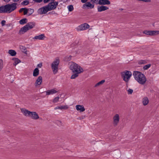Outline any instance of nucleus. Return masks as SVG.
<instances>
[{
	"mask_svg": "<svg viewBox=\"0 0 159 159\" xmlns=\"http://www.w3.org/2000/svg\"><path fill=\"white\" fill-rule=\"evenodd\" d=\"M52 1H54V0H52Z\"/></svg>",
	"mask_w": 159,
	"mask_h": 159,
	"instance_id": "51",
	"label": "nucleus"
},
{
	"mask_svg": "<svg viewBox=\"0 0 159 159\" xmlns=\"http://www.w3.org/2000/svg\"><path fill=\"white\" fill-rule=\"evenodd\" d=\"M91 3L94 4H98L99 0H89Z\"/></svg>",
	"mask_w": 159,
	"mask_h": 159,
	"instance_id": "31",
	"label": "nucleus"
},
{
	"mask_svg": "<svg viewBox=\"0 0 159 159\" xmlns=\"http://www.w3.org/2000/svg\"><path fill=\"white\" fill-rule=\"evenodd\" d=\"M89 25L87 23H85L82 24L78 26L76 29L78 31L84 30L89 28Z\"/></svg>",
	"mask_w": 159,
	"mask_h": 159,
	"instance_id": "7",
	"label": "nucleus"
},
{
	"mask_svg": "<svg viewBox=\"0 0 159 159\" xmlns=\"http://www.w3.org/2000/svg\"><path fill=\"white\" fill-rule=\"evenodd\" d=\"M69 107H68L67 106H61L60 107H57L55 108L54 109L55 110H57V109H60V110H66Z\"/></svg>",
	"mask_w": 159,
	"mask_h": 159,
	"instance_id": "22",
	"label": "nucleus"
},
{
	"mask_svg": "<svg viewBox=\"0 0 159 159\" xmlns=\"http://www.w3.org/2000/svg\"><path fill=\"white\" fill-rule=\"evenodd\" d=\"M27 19L26 18L22 19L20 20L19 23L21 25H23L27 23Z\"/></svg>",
	"mask_w": 159,
	"mask_h": 159,
	"instance_id": "28",
	"label": "nucleus"
},
{
	"mask_svg": "<svg viewBox=\"0 0 159 159\" xmlns=\"http://www.w3.org/2000/svg\"><path fill=\"white\" fill-rule=\"evenodd\" d=\"M59 122H60V123H61V122L60 121H59Z\"/></svg>",
	"mask_w": 159,
	"mask_h": 159,
	"instance_id": "50",
	"label": "nucleus"
},
{
	"mask_svg": "<svg viewBox=\"0 0 159 159\" xmlns=\"http://www.w3.org/2000/svg\"><path fill=\"white\" fill-rule=\"evenodd\" d=\"M70 69L72 70L74 73L75 72H79V73H81L83 71L82 68L75 63L71 62L70 63Z\"/></svg>",
	"mask_w": 159,
	"mask_h": 159,
	"instance_id": "4",
	"label": "nucleus"
},
{
	"mask_svg": "<svg viewBox=\"0 0 159 159\" xmlns=\"http://www.w3.org/2000/svg\"><path fill=\"white\" fill-rule=\"evenodd\" d=\"M8 53L11 56H15L16 54V52L13 50H10L8 51Z\"/></svg>",
	"mask_w": 159,
	"mask_h": 159,
	"instance_id": "26",
	"label": "nucleus"
},
{
	"mask_svg": "<svg viewBox=\"0 0 159 159\" xmlns=\"http://www.w3.org/2000/svg\"><path fill=\"white\" fill-rule=\"evenodd\" d=\"M24 53H25V54H27V51H25V52H24Z\"/></svg>",
	"mask_w": 159,
	"mask_h": 159,
	"instance_id": "49",
	"label": "nucleus"
},
{
	"mask_svg": "<svg viewBox=\"0 0 159 159\" xmlns=\"http://www.w3.org/2000/svg\"><path fill=\"white\" fill-rule=\"evenodd\" d=\"M6 21L4 20H3L1 22L2 25L3 26L5 25Z\"/></svg>",
	"mask_w": 159,
	"mask_h": 159,
	"instance_id": "38",
	"label": "nucleus"
},
{
	"mask_svg": "<svg viewBox=\"0 0 159 159\" xmlns=\"http://www.w3.org/2000/svg\"><path fill=\"white\" fill-rule=\"evenodd\" d=\"M5 2H9L10 0H4Z\"/></svg>",
	"mask_w": 159,
	"mask_h": 159,
	"instance_id": "46",
	"label": "nucleus"
},
{
	"mask_svg": "<svg viewBox=\"0 0 159 159\" xmlns=\"http://www.w3.org/2000/svg\"><path fill=\"white\" fill-rule=\"evenodd\" d=\"M143 33L147 35H149V31L145 30L143 31Z\"/></svg>",
	"mask_w": 159,
	"mask_h": 159,
	"instance_id": "39",
	"label": "nucleus"
},
{
	"mask_svg": "<svg viewBox=\"0 0 159 159\" xmlns=\"http://www.w3.org/2000/svg\"><path fill=\"white\" fill-rule=\"evenodd\" d=\"M45 38L44 34H41L39 35L36 36L33 38V39L39 40H43Z\"/></svg>",
	"mask_w": 159,
	"mask_h": 159,
	"instance_id": "16",
	"label": "nucleus"
},
{
	"mask_svg": "<svg viewBox=\"0 0 159 159\" xmlns=\"http://www.w3.org/2000/svg\"><path fill=\"white\" fill-rule=\"evenodd\" d=\"M149 68V64H147L146 65H145L143 67V69L144 70H146L148 69Z\"/></svg>",
	"mask_w": 159,
	"mask_h": 159,
	"instance_id": "35",
	"label": "nucleus"
},
{
	"mask_svg": "<svg viewBox=\"0 0 159 159\" xmlns=\"http://www.w3.org/2000/svg\"><path fill=\"white\" fill-rule=\"evenodd\" d=\"M90 2H86L85 4H84L83 6V8H85L86 7H88L91 9H92L94 7V4L93 3H91Z\"/></svg>",
	"mask_w": 159,
	"mask_h": 159,
	"instance_id": "11",
	"label": "nucleus"
},
{
	"mask_svg": "<svg viewBox=\"0 0 159 159\" xmlns=\"http://www.w3.org/2000/svg\"><path fill=\"white\" fill-rule=\"evenodd\" d=\"M88 0H81V2L83 3H85L87 2Z\"/></svg>",
	"mask_w": 159,
	"mask_h": 159,
	"instance_id": "40",
	"label": "nucleus"
},
{
	"mask_svg": "<svg viewBox=\"0 0 159 159\" xmlns=\"http://www.w3.org/2000/svg\"><path fill=\"white\" fill-rule=\"evenodd\" d=\"M57 91L55 89H51V90H48L46 91V95L53 94L57 93Z\"/></svg>",
	"mask_w": 159,
	"mask_h": 159,
	"instance_id": "17",
	"label": "nucleus"
},
{
	"mask_svg": "<svg viewBox=\"0 0 159 159\" xmlns=\"http://www.w3.org/2000/svg\"><path fill=\"white\" fill-rule=\"evenodd\" d=\"M42 0H34V1L37 2H42Z\"/></svg>",
	"mask_w": 159,
	"mask_h": 159,
	"instance_id": "43",
	"label": "nucleus"
},
{
	"mask_svg": "<svg viewBox=\"0 0 159 159\" xmlns=\"http://www.w3.org/2000/svg\"><path fill=\"white\" fill-rule=\"evenodd\" d=\"M16 8V3L7 4L0 7V13H10L15 10Z\"/></svg>",
	"mask_w": 159,
	"mask_h": 159,
	"instance_id": "1",
	"label": "nucleus"
},
{
	"mask_svg": "<svg viewBox=\"0 0 159 159\" xmlns=\"http://www.w3.org/2000/svg\"><path fill=\"white\" fill-rule=\"evenodd\" d=\"M60 60L58 57H57L51 64V68L54 74L58 71Z\"/></svg>",
	"mask_w": 159,
	"mask_h": 159,
	"instance_id": "5",
	"label": "nucleus"
},
{
	"mask_svg": "<svg viewBox=\"0 0 159 159\" xmlns=\"http://www.w3.org/2000/svg\"><path fill=\"white\" fill-rule=\"evenodd\" d=\"M12 60L14 61L13 65L15 66L21 62L17 58H14Z\"/></svg>",
	"mask_w": 159,
	"mask_h": 159,
	"instance_id": "21",
	"label": "nucleus"
},
{
	"mask_svg": "<svg viewBox=\"0 0 159 159\" xmlns=\"http://www.w3.org/2000/svg\"><path fill=\"white\" fill-rule=\"evenodd\" d=\"M24 9H25V8H21L19 10L20 12H22L23 11H24Z\"/></svg>",
	"mask_w": 159,
	"mask_h": 159,
	"instance_id": "42",
	"label": "nucleus"
},
{
	"mask_svg": "<svg viewBox=\"0 0 159 159\" xmlns=\"http://www.w3.org/2000/svg\"><path fill=\"white\" fill-rule=\"evenodd\" d=\"M98 12H101L103 11H104L108 9V8L106 6H98Z\"/></svg>",
	"mask_w": 159,
	"mask_h": 159,
	"instance_id": "18",
	"label": "nucleus"
},
{
	"mask_svg": "<svg viewBox=\"0 0 159 159\" xmlns=\"http://www.w3.org/2000/svg\"><path fill=\"white\" fill-rule=\"evenodd\" d=\"M105 82V80H102L98 82L96 84H95V85L94 86V87H96L100 85H102V84H103Z\"/></svg>",
	"mask_w": 159,
	"mask_h": 159,
	"instance_id": "27",
	"label": "nucleus"
},
{
	"mask_svg": "<svg viewBox=\"0 0 159 159\" xmlns=\"http://www.w3.org/2000/svg\"><path fill=\"white\" fill-rule=\"evenodd\" d=\"M28 30H29L28 28L26 25H25L20 29L19 31V33L20 34H23Z\"/></svg>",
	"mask_w": 159,
	"mask_h": 159,
	"instance_id": "14",
	"label": "nucleus"
},
{
	"mask_svg": "<svg viewBox=\"0 0 159 159\" xmlns=\"http://www.w3.org/2000/svg\"><path fill=\"white\" fill-rule=\"evenodd\" d=\"M128 93L129 94H131L133 92V90L131 89H129L128 90Z\"/></svg>",
	"mask_w": 159,
	"mask_h": 159,
	"instance_id": "34",
	"label": "nucleus"
},
{
	"mask_svg": "<svg viewBox=\"0 0 159 159\" xmlns=\"http://www.w3.org/2000/svg\"><path fill=\"white\" fill-rule=\"evenodd\" d=\"M59 97H58L55 98L52 101L53 103H55L57 102L59 100Z\"/></svg>",
	"mask_w": 159,
	"mask_h": 159,
	"instance_id": "32",
	"label": "nucleus"
},
{
	"mask_svg": "<svg viewBox=\"0 0 159 159\" xmlns=\"http://www.w3.org/2000/svg\"><path fill=\"white\" fill-rule=\"evenodd\" d=\"M76 110L80 112H84L85 110L84 106L83 105H78L75 106Z\"/></svg>",
	"mask_w": 159,
	"mask_h": 159,
	"instance_id": "12",
	"label": "nucleus"
},
{
	"mask_svg": "<svg viewBox=\"0 0 159 159\" xmlns=\"http://www.w3.org/2000/svg\"><path fill=\"white\" fill-rule=\"evenodd\" d=\"M20 48L23 49L24 50H26V48L25 47L22 46L20 47Z\"/></svg>",
	"mask_w": 159,
	"mask_h": 159,
	"instance_id": "44",
	"label": "nucleus"
},
{
	"mask_svg": "<svg viewBox=\"0 0 159 159\" xmlns=\"http://www.w3.org/2000/svg\"><path fill=\"white\" fill-rule=\"evenodd\" d=\"M39 74V70L38 68H35L34 71L33 73V76L34 77L37 76Z\"/></svg>",
	"mask_w": 159,
	"mask_h": 159,
	"instance_id": "23",
	"label": "nucleus"
},
{
	"mask_svg": "<svg viewBox=\"0 0 159 159\" xmlns=\"http://www.w3.org/2000/svg\"><path fill=\"white\" fill-rule=\"evenodd\" d=\"M121 74L123 80L126 82L129 81L132 75L130 71L128 70L122 72L121 73Z\"/></svg>",
	"mask_w": 159,
	"mask_h": 159,
	"instance_id": "6",
	"label": "nucleus"
},
{
	"mask_svg": "<svg viewBox=\"0 0 159 159\" xmlns=\"http://www.w3.org/2000/svg\"><path fill=\"white\" fill-rule=\"evenodd\" d=\"M49 10L47 6L38 9V12L39 14L42 15L46 13Z\"/></svg>",
	"mask_w": 159,
	"mask_h": 159,
	"instance_id": "10",
	"label": "nucleus"
},
{
	"mask_svg": "<svg viewBox=\"0 0 159 159\" xmlns=\"http://www.w3.org/2000/svg\"><path fill=\"white\" fill-rule=\"evenodd\" d=\"M35 23L33 22H30L28 23L26 25L27 27L28 28V30H30L33 27H34L35 26Z\"/></svg>",
	"mask_w": 159,
	"mask_h": 159,
	"instance_id": "19",
	"label": "nucleus"
},
{
	"mask_svg": "<svg viewBox=\"0 0 159 159\" xmlns=\"http://www.w3.org/2000/svg\"><path fill=\"white\" fill-rule=\"evenodd\" d=\"M31 10V11H32V12H33L34 11V10L33 9H31L30 10Z\"/></svg>",
	"mask_w": 159,
	"mask_h": 159,
	"instance_id": "48",
	"label": "nucleus"
},
{
	"mask_svg": "<svg viewBox=\"0 0 159 159\" xmlns=\"http://www.w3.org/2000/svg\"><path fill=\"white\" fill-rule=\"evenodd\" d=\"M42 82V77L41 76H39L37 79L35 83V85L37 87L40 85Z\"/></svg>",
	"mask_w": 159,
	"mask_h": 159,
	"instance_id": "13",
	"label": "nucleus"
},
{
	"mask_svg": "<svg viewBox=\"0 0 159 159\" xmlns=\"http://www.w3.org/2000/svg\"><path fill=\"white\" fill-rule=\"evenodd\" d=\"M23 11H24V15L26 14L28 12L27 9L26 8H25V9H24Z\"/></svg>",
	"mask_w": 159,
	"mask_h": 159,
	"instance_id": "37",
	"label": "nucleus"
},
{
	"mask_svg": "<svg viewBox=\"0 0 159 159\" xmlns=\"http://www.w3.org/2000/svg\"><path fill=\"white\" fill-rule=\"evenodd\" d=\"M67 8L68 9L69 11H71L74 9V7L72 5H70L67 6Z\"/></svg>",
	"mask_w": 159,
	"mask_h": 159,
	"instance_id": "29",
	"label": "nucleus"
},
{
	"mask_svg": "<svg viewBox=\"0 0 159 159\" xmlns=\"http://www.w3.org/2000/svg\"><path fill=\"white\" fill-rule=\"evenodd\" d=\"M50 0H43V2L44 3H46L48 2Z\"/></svg>",
	"mask_w": 159,
	"mask_h": 159,
	"instance_id": "45",
	"label": "nucleus"
},
{
	"mask_svg": "<svg viewBox=\"0 0 159 159\" xmlns=\"http://www.w3.org/2000/svg\"><path fill=\"white\" fill-rule=\"evenodd\" d=\"M3 66V61L2 59H0V71L2 70Z\"/></svg>",
	"mask_w": 159,
	"mask_h": 159,
	"instance_id": "30",
	"label": "nucleus"
},
{
	"mask_svg": "<svg viewBox=\"0 0 159 159\" xmlns=\"http://www.w3.org/2000/svg\"><path fill=\"white\" fill-rule=\"evenodd\" d=\"M58 4V3L57 2H53L49 3L48 5L46 6L49 11L55 9L57 6Z\"/></svg>",
	"mask_w": 159,
	"mask_h": 159,
	"instance_id": "8",
	"label": "nucleus"
},
{
	"mask_svg": "<svg viewBox=\"0 0 159 159\" xmlns=\"http://www.w3.org/2000/svg\"><path fill=\"white\" fill-rule=\"evenodd\" d=\"M133 75L135 79L140 84H144L147 81L145 76L139 71H134Z\"/></svg>",
	"mask_w": 159,
	"mask_h": 159,
	"instance_id": "2",
	"label": "nucleus"
},
{
	"mask_svg": "<svg viewBox=\"0 0 159 159\" xmlns=\"http://www.w3.org/2000/svg\"><path fill=\"white\" fill-rule=\"evenodd\" d=\"M38 67L39 68H41L42 66V63L39 64L38 65Z\"/></svg>",
	"mask_w": 159,
	"mask_h": 159,
	"instance_id": "41",
	"label": "nucleus"
},
{
	"mask_svg": "<svg viewBox=\"0 0 159 159\" xmlns=\"http://www.w3.org/2000/svg\"><path fill=\"white\" fill-rule=\"evenodd\" d=\"M147 63V61L145 60H141L139 62V64H144Z\"/></svg>",
	"mask_w": 159,
	"mask_h": 159,
	"instance_id": "33",
	"label": "nucleus"
},
{
	"mask_svg": "<svg viewBox=\"0 0 159 159\" xmlns=\"http://www.w3.org/2000/svg\"><path fill=\"white\" fill-rule=\"evenodd\" d=\"M98 4L99 5H109L110 2L108 0H99Z\"/></svg>",
	"mask_w": 159,
	"mask_h": 159,
	"instance_id": "15",
	"label": "nucleus"
},
{
	"mask_svg": "<svg viewBox=\"0 0 159 159\" xmlns=\"http://www.w3.org/2000/svg\"><path fill=\"white\" fill-rule=\"evenodd\" d=\"M142 103L144 106L146 105L149 102V100L148 98L146 97H144L142 101Z\"/></svg>",
	"mask_w": 159,
	"mask_h": 159,
	"instance_id": "20",
	"label": "nucleus"
},
{
	"mask_svg": "<svg viewBox=\"0 0 159 159\" xmlns=\"http://www.w3.org/2000/svg\"><path fill=\"white\" fill-rule=\"evenodd\" d=\"M15 2H17L19 0H13Z\"/></svg>",
	"mask_w": 159,
	"mask_h": 159,
	"instance_id": "47",
	"label": "nucleus"
},
{
	"mask_svg": "<svg viewBox=\"0 0 159 159\" xmlns=\"http://www.w3.org/2000/svg\"><path fill=\"white\" fill-rule=\"evenodd\" d=\"M75 73L73 75H72L70 79H75L78 76V75L80 73H79V72H75Z\"/></svg>",
	"mask_w": 159,
	"mask_h": 159,
	"instance_id": "25",
	"label": "nucleus"
},
{
	"mask_svg": "<svg viewBox=\"0 0 159 159\" xmlns=\"http://www.w3.org/2000/svg\"><path fill=\"white\" fill-rule=\"evenodd\" d=\"M29 3V2L27 0L24 1L22 2V4L24 5H27Z\"/></svg>",
	"mask_w": 159,
	"mask_h": 159,
	"instance_id": "36",
	"label": "nucleus"
},
{
	"mask_svg": "<svg viewBox=\"0 0 159 159\" xmlns=\"http://www.w3.org/2000/svg\"><path fill=\"white\" fill-rule=\"evenodd\" d=\"M113 124L114 126H116L118 124L120 120L119 115L118 114H116L113 118Z\"/></svg>",
	"mask_w": 159,
	"mask_h": 159,
	"instance_id": "9",
	"label": "nucleus"
},
{
	"mask_svg": "<svg viewBox=\"0 0 159 159\" xmlns=\"http://www.w3.org/2000/svg\"><path fill=\"white\" fill-rule=\"evenodd\" d=\"M21 112L25 116L30 117L31 119L36 120L38 119L39 117L38 113L35 111H30L27 109L22 108Z\"/></svg>",
	"mask_w": 159,
	"mask_h": 159,
	"instance_id": "3",
	"label": "nucleus"
},
{
	"mask_svg": "<svg viewBox=\"0 0 159 159\" xmlns=\"http://www.w3.org/2000/svg\"><path fill=\"white\" fill-rule=\"evenodd\" d=\"M159 34V30L150 31V35H155Z\"/></svg>",
	"mask_w": 159,
	"mask_h": 159,
	"instance_id": "24",
	"label": "nucleus"
}]
</instances>
